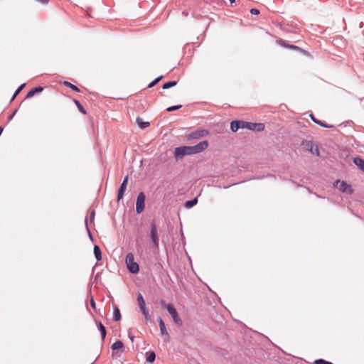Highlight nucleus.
I'll return each mask as SVG.
<instances>
[{
  "instance_id": "obj_1",
  "label": "nucleus",
  "mask_w": 364,
  "mask_h": 364,
  "mask_svg": "<svg viewBox=\"0 0 364 364\" xmlns=\"http://www.w3.org/2000/svg\"><path fill=\"white\" fill-rule=\"evenodd\" d=\"M208 146V142L207 140L202 141L198 144L194 146H183L176 147L175 149V156L182 157L186 155H191L200 153L205 150Z\"/></svg>"
},
{
  "instance_id": "obj_2",
  "label": "nucleus",
  "mask_w": 364,
  "mask_h": 364,
  "mask_svg": "<svg viewBox=\"0 0 364 364\" xmlns=\"http://www.w3.org/2000/svg\"><path fill=\"white\" fill-rule=\"evenodd\" d=\"M125 262L128 270L133 274L139 271V264L134 262V256L132 253H128L126 256Z\"/></svg>"
},
{
  "instance_id": "obj_3",
  "label": "nucleus",
  "mask_w": 364,
  "mask_h": 364,
  "mask_svg": "<svg viewBox=\"0 0 364 364\" xmlns=\"http://www.w3.org/2000/svg\"><path fill=\"white\" fill-rule=\"evenodd\" d=\"M161 305L163 307L166 309L168 312L171 316L174 323L178 326H182V324H183L182 320L178 316V314L175 307L172 304H166L164 301L161 302Z\"/></svg>"
},
{
  "instance_id": "obj_4",
  "label": "nucleus",
  "mask_w": 364,
  "mask_h": 364,
  "mask_svg": "<svg viewBox=\"0 0 364 364\" xmlns=\"http://www.w3.org/2000/svg\"><path fill=\"white\" fill-rule=\"evenodd\" d=\"M139 308L144 315L146 321H149L151 318L148 309L146 306V303L141 294L139 293L136 296Z\"/></svg>"
},
{
  "instance_id": "obj_5",
  "label": "nucleus",
  "mask_w": 364,
  "mask_h": 364,
  "mask_svg": "<svg viewBox=\"0 0 364 364\" xmlns=\"http://www.w3.org/2000/svg\"><path fill=\"white\" fill-rule=\"evenodd\" d=\"M145 199V194L143 192H140L137 196L136 202V212L139 214L142 213L144 210Z\"/></svg>"
},
{
  "instance_id": "obj_6",
  "label": "nucleus",
  "mask_w": 364,
  "mask_h": 364,
  "mask_svg": "<svg viewBox=\"0 0 364 364\" xmlns=\"http://www.w3.org/2000/svg\"><path fill=\"white\" fill-rule=\"evenodd\" d=\"M242 129H247L249 130L263 131L264 129V125L262 123H253V122H247L242 121Z\"/></svg>"
},
{
  "instance_id": "obj_7",
  "label": "nucleus",
  "mask_w": 364,
  "mask_h": 364,
  "mask_svg": "<svg viewBox=\"0 0 364 364\" xmlns=\"http://www.w3.org/2000/svg\"><path fill=\"white\" fill-rule=\"evenodd\" d=\"M150 237L156 247H159V237L157 234L156 226L154 223H151Z\"/></svg>"
},
{
  "instance_id": "obj_8",
  "label": "nucleus",
  "mask_w": 364,
  "mask_h": 364,
  "mask_svg": "<svg viewBox=\"0 0 364 364\" xmlns=\"http://www.w3.org/2000/svg\"><path fill=\"white\" fill-rule=\"evenodd\" d=\"M128 183V176H126L122 181V183L120 185V187L118 191L117 194V200L119 201L121 199H122L124 192L127 189V186Z\"/></svg>"
},
{
  "instance_id": "obj_9",
  "label": "nucleus",
  "mask_w": 364,
  "mask_h": 364,
  "mask_svg": "<svg viewBox=\"0 0 364 364\" xmlns=\"http://www.w3.org/2000/svg\"><path fill=\"white\" fill-rule=\"evenodd\" d=\"M208 134V132L205 129L197 130L188 135V139H198L203 136H206Z\"/></svg>"
},
{
  "instance_id": "obj_10",
  "label": "nucleus",
  "mask_w": 364,
  "mask_h": 364,
  "mask_svg": "<svg viewBox=\"0 0 364 364\" xmlns=\"http://www.w3.org/2000/svg\"><path fill=\"white\" fill-rule=\"evenodd\" d=\"M242 121H232L230 124L232 132H235L239 129H242Z\"/></svg>"
},
{
  "instance_id": "obj_11",
  "label": "nucleus",
  "mask_w": 364,
  "mask_h": 364,
  "mask_svg": "<svg viewBox=\"0 0 364 364\" xmlns=\"http://www.w3.org/2000/svg\"><path fill=\"white\" fill-rule=\"evenodd\" d=\"M158 322H159V328H160L161 334L168 337V333L166 331L164 322L161 317H159L158 318Z\"/></svg>"
},
{
  "instance_id": "obj_12",
  "label": "nucleus",
  "mask_w": 364,
  "mask_h": 364,
  "mask_svg": "<svg viewBox=\"0 0 364 364\" xmlns=\"http://www.w3.org/2000/svg\"><path fill=\"white\" fill-rule=\"evenodd\" d=\"M353 163L364 173V159L357 156L353 159Z\"/></svg>"
},
{
  "instance_id": "obj_13",
  "label": "nucleus",
  "mask_w": 364,
  "mask_h": 364,
  "mask_svg": "<svg viewBox=\"0 0 364 364\" xmlns=\"http://www.w3.org/2000/svg\"><path fill=\"white\" fill-rule=\"evenodd\" d=\"M43 90V87L38 86L31 89L26 95V98L32 97L35 94L42 92Z\"/></svg>"
},
{
  "instance_id": "obj_14",
  "label": "nucleus",
  "mask_w": 364,
  "mask_h": 364,
  "mask_svg": "<svg viewBox=\"0 0 364 364\" xmlns=\"http://www.w3.org/2000/svg\"><path fill=\"white\" fill-rule=\"evenodd\" d=\"M136 122L139 127L141 129H145L149 126V122H144L143 119L139 117H136Z\"/></svg>"
},
{
  "instance_id": "obj_15",
  "label": "nucleus",
  "mask_w": 364,
  "mask_h": 364,
  "mask_svg": "<svg viewBox=\"0 0 364 364\" xmlns=\"http://www.w3.org/2000/svg\"><path fill=\"white\" fill-rule=\"evenodd\" d=\"M94 255L97 261H100L102 259V252L98 245L94 246Z\"/></svg>"
},
{
  "instance_id": "obj_16",
  "label": "nucleus",
  "mask_w": 364,
  "mask_h": 364,
  "mask_svg": "<svg viewBox=\"0 0 364 364\" xmlns=\"http://www.w3.org/2000/svg\"><path fill=\"white\" fill-rule=\"evenodd\" d=\"M155 358H156V354L154 352L149 351V352L146 353V362L151 363L155 360Z\"/></svg>"
},
{
  "instance_id": "obj_17",
  "label": "nucleus",
  "mask_w": 364,
  "mask_h": 364,
  "mask_svg": "<svg viewBox=\"0 0 364 364\" xmlns=\"http://www.w3.org/2000/svg\"><path fill=\"white\" fill-rule=\"evenodd\" d=\"M113 318L116 321H119L121 319L120 311L116 306L114 307Z\"/></svg>"
},
{
  "instance_id": "obj_18",
  "label": "nucleus",
  "mask_w": 364,
  "mask_h": 364,
  "mask_svg": "<svg viewBox=\"0 0 364 364\" xmlns=\"http://www.w3.org/2000/svg\"><path fill=\"white\" fill-rule=\"evenodd\" d=\"M98 329L100 331V333L102 336V341H104L106 337L107 333H106L105 327L103 326V324L101 322L98 323Z\"/></svg>"
},
{
  "instance_id": "obj_19",
  "label": "nucleus",
  "mask_w": 364,
  "mask_h": 364,
  "mask_svg": "<svg viewBox=\"0 0 364 364\" xmlns=\"http://www.w3.org/2000/svg\"><path fill=\"white\" fill-rule=\"evenodd\" d=\"M124 346L123 343L121 341H117L112 345V349L113 350H119L122 348Z\"/></svg>"
},
{
  "instance_id": "obj_20",
  "label": "nucleus",
  "mask_w": 364,
  "mask_h": 364,
  "mask_svg": "<svg viewBox=\"0 0 364 364\" xmlns=\"http://www.w3.org/2000/svg\"><path fill=\"white\" fill-rule=\"evenodd\" d=\"M197 202H198L197 198H195L190 200H187L185 203V207L187 208H191L193 206H194L197 203Z\"/></svg>"
},
{
  "instance_id": "obj_21",
  "label": "nucleus",
  "mask_w": 364,
  "mask_h": 364,
  "mask_svg": "<svg viewBox=\"0 0 364 364\" xmlns=\"http://www.w3.org/2000/svg\"><path fill=\"white\" fill-rule=\"evenodd\" d=\"M63 85L68 87H70L71 90H73V91L76 92H80V89L76 87L75 85H73L72 83H70V82L68 81H65L63 82Z\"/></svg>"
},
{
  "instance_id": "obj_22",
  "label": "nucleus",
  "mask_w": 364,
  "mask_h": 364,
  "mask_svg": "<svg viewBox=\"0 0 364 364\" xmlns=\"http://www.w3.org/2000/svg\"><path fill=\"white\" fill-rule=\"evenodd\" d=\"M306 147L308 149H309L312 153H315L317 155L319 154V151H318V147L316 146V149H315V151H313V143L311 141H308L306 143Z\"/></svg>"
},
{
  "instance_id": "obj_23",
  "label": "nucleus",
  "mask_w": 364,
  "mask_h": 364,
  "mask_svg": "<svg viewBox=\"0 0 364 364\" xmlns=\"http://www.w3.org/2000/svg\"><path fill=\"white\" fill-rule=\"evenodd\" d=\"M177 84L176 81H169L163 85L162 88L166 90L175 86Z\"/></svg>"
},
{
  "instance_id": "obj_24",
  "label": "nucleus",
  "mask_w": 364,
  "mask_h": 364,
  "mask_svg": "<svg viewBox=\"0 0 364 364\" xmlns=\"http://www.w3.org/2000/svg\"><path fill=\"white\" fill-rule=\"evenodd\" d=\"M339 189L342 191V192H347L348 190H350V186H348L347 183H344L343 181L340 184V186H339Z\"/></svg>"
},
{
  "instance_id": "obj_25",
  "label": "nucleus",
  "mask_w": 364,
  "mask_h": 364,
  "mask_svg": "<svg viewBox=\"0 0 364 364\" xmlns=\"http://www.w3.org/2000/svg\"><path fill=\"white\" fill-rule=\"evenodd\" d=\"M74 102L81 113L86 114V111H85V108L83 107V106L80 104V102L78 100H74Z\"/></svg>"
},
{
  "instance_id": "obj_26",
  "label": "nucleus",
  "mask_w": 364,
  "mask_h": 364,
  "mask_svg": "<svg viewBox=\"0 0 364 364\" xmlns=\"http://www.w3.org/2000/svg\"><path fill=\"white\" fill-rule=\"evenodd\" d=\"M163 78L162 76H160L157 78H156L154 81H152L149 85L148 88L153 87L154 85H156L161 79Z\"/></svg>"
},
{
  "instance_id": "obj_27",
  "label": "nucleus",
  "mask_w": 364,
  "mask_h": 364,
  "mask_svg": "<svg viewBox=\"0 0 364 364\" xmlns=\"http://www.w3.org/2000/svg\"><path fill=\"white\" fill-rule=\"evenodd\" d=\"M181 107H182V105L171 106V107H168L166 109V111L170 112H172V111H175V110L179 109Z\"/></svg>"
},
{
  "instance_id": "obj_28",
  "label": "nucleus",
  "mask_w": 364,
  "mask_h": 364,
  "mask_svg": "<svg viewBox=\"0 0 364 364\" xmlns=\"http://www.w3.org/2000/svg\"><path fill=\"white\" fill-rule=\"evenodd\" d=\"M25 86V84H22L15 92L12 97V100L18 95V93L21 92V90L23 89V87Z\"/></svg>"
},
{
  "instance_id": "obj_29",
  "label": "nucleus",
  "mask_w": 364,
  "mask_h": 364,
  "mask_svg": "<svg viewBox=\"0 0 364 364\" xmlns=\"http://www.w3.org/2000/svg\"><path fill=\"white\" fill-rule=\"evenodd\" d=\"M316 124H318V125H320V126H321L323 127H326V128H333V125L326 124V123H324L322 121L316 122Z\"/></svg>"
},
{
  "instance_id": "obj_30",
  "label": "nucleus",
  "mask_w": 364,
  "mask_h": 364,
  "mask_svg": "<svg viewBox=\"0 0 364 364\" xmlns=\"http://www.w3.org/2000/svg\"><path fill=\"white\" fill-rule=\"evenodd\" d=\"M85 226H86L87 231V232H88V234H89V237H90V238L91 240H92V234H91L90 230V229H89L88 225H87V218H85Z\"/></svg>"
},
{
  "instance_id": "obj_31",
  "label": "nucleus",
  "mask_w": 364,
  "mask_h": 364,
  "mask_svg": "<svg viewBox=\"0 0 364 364\" xmlns=\"http://www.w3.org/2000/svg\"><path fill=\"white\" fill-rule=\"evenodd\" d=\"M279 43L282 46H284V47H287V48H289V45L287 43V42L284 40H279L278 41Z\"/></svg>"
},
{
  "instance_id": "obj_32",
  "label": "nucleus",
  "mask_w": 364,
  "mask_h": 364,
  "mask_svg": "<svg viewBox=\"0 0 364 364\" xmlns=\"http://www.w3.org/2000/svg\"><path fill=\"white\" fill-rule=\"evenodd\" d=\"M95 210H92L90 212V220L91 221H93L94 219H95Z\"/></svg>"
},
{
  "instance_id": "obj_33",
  "label": "nucleus",
  "mask_w": 364,
  "mask_h": 364,
  "mask_svg": "<svg viewBox=\"0 0 364 364\" xmlns=\"http://www.w3.org/2000/svg\"><path fill=\"white\" fill-rule=\"evenodd\" d=\"M250 13L253 15H257L259 14V11L257 9H252Z\"/></svg>"
},
{
  "instance_id": "obj_34",
  "label": "nucleus",
  "mask_w": 364,
  "mask_h": 364,
  "mask_svg": "<svg viewBox=\"0 0 364 364\" xmlns=\"http://www.w3.org/2000/svg\"><path fill=\"white\" fill-rule=\"evenodd\" d=\"M314 363H315L316 364H326V360H324L323 359H318V360H316Z\"/></svg>"
},
{
  "instance_id": "obj_35",
  "label": "nucleus",
  "mask_w": 364,
  "mask_h": 364,
  "mask_svg": "<svg viewBox=\"0 0 364 364\" xmlns=\"http://www.w3.org/2000/svg\"><path fill=\"white\" fill-rule=\"evenodd\" d=\"M310 117H311V120H312L314 123H316V122H320V120H318V119H316V118H315V117L314 116V114H310Z\"/></svg>"
},
{
  "instance_id": "obj_36",
  "label": "nucleus",
  "mask_w": 364,
  "mask_h": 364,
  "mask_svg": "<svg viewBox=\"0 0 364 364\" xmlns=\"http://www.w3.org/2000/svg\"><path fill=\"white\" fill-rule=\"evenodd\" d=\"M90 304L92 308L95 309L96 304L93 297L91 298Z\"/></svg>"
},
{
  "instance_id": "obj_37",
  "label": "nucleus",
  "mask_w": 364,
  "mask_h": 364,
  "mask_svg": "<svg viewBox=\"0 0 364 364\" xmlns=\"http://www.w3.org/2000/svg\"><path fill=\"white\" fill-rule=\"evenodd\" d=\"M289 48H291V49H294V50H299V48L296 46H294V45H289Z\"/></svg>"
},
{
  "instance_id": "obj_38",
  "label": "nucleus",
  "mask_w": 364,
  "mask_h": 364,
  "mask_svg": "<svg viewBox=\"0 0 364 364\" xmlns=\"http://www.w3.org/2000/svg\"><path fill=\"white\" fill-rule=\"evenodd\" d=\"M16 112H17V109L14 110V112L10 115V117H9V120H11L14 117V116L16 114Z\"/></svg>"
},
{
  "instance_id": "obj_39",
  "label": "nucleus",
  "mask_w": 364,
  "mask_h": 364,
  "mask_svg": "<svg viewBox=\"0 0 364 364\" xmlns=\"http://www.w3.org/2000/svg\"><path fill=\"white\" fill-rule=\"evenodd\" d=\"M129 338H130L131 341H132V342H133V341H134V336H132V335H129Z\"/></svg>"
},
{
  "instance_id": "obj_40",
  "label": "nucleus",
  "mask_w": 364,
  "mask_h": 364,
  "mask_svg": "<svg viewBox=\"0 0 364 364\" xmlns=\"http://www.w3.org/2000/svg\"><path fill=\"white\" fill-rule=\"evenodd\" d=\"M231 3H234L235 0H229Z\"/></svg>"
}]
</instances>
